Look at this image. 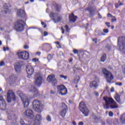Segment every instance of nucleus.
I'll return each mask as SVG.
<instances>
[{
    "mask_svg": "<svg viewBox=\"0 0 125 125\" xmlns=\"http://www.w3.org/2000/svg\"><path fill=\"white\" fill-rule=\"evenodd\" d=\"M25 21L22 20H19L15 23V29L17 32H22L25 29Z\"/></svg>",
    "mask_w": 125,
    "mask_h": 125,
    "instance_id": "1",
    "label": "nucleus"
},
{
    "mask_svg": "<svg viewBox=\"0 0 125 125\" xmlns=\"http://www.w3.org/2000/svg\"><path fill=\"white\" fill-rule=\"evenodd\" d=\"M102 72L104 75L107 83H111V81L114 80V76L112 75V73L107 70L106 68H103Z\"/></svg>",
    "mask_w": 125,
    "mask_h": 125,
    "instance_id": "2",
    "label": "nucleus"
},
{
    "mask_svg": "<svg viewBox=\"0 0 125 125\" xmlns=\"http://www.w3.org/2000/svg\"><path fill=\"white\" fill-rule=\"evenodd\" d=\"M33 108L36 112L42 113V107L41 105V102L38 100H35L33 102Z\"/></svg>",
    "mask_w": 125,
    "mask_h": 125,
    "instance_id": "3",
    "label": "nucleus"
},
{
    "mask_svg": "<svg viewBox=\"0 0 125 125\" xmlns=\"http://www.w3.org/2000/svg\"><path fill=\"white\" fill-rule=\"evenodd\" d=\"M50 17L53 18V21L55 23H59L62 20V16L58 13H55L53 12H51L50 14Z\"/></svg>",
    "mask_w": 125,
    "mask_h": 125,
    "instance_id": "4",
    "label": "nucleus"
},
{
    "mask_svg": "<svg viewBox=\"0 0 125 125\" xmlns=\"http://www.w3.org/2000/svg\"><path fill=\"white\" fill-rule=\"evenodd\" d=\"M57 90L59 94L61 95H66L68 93V90L63 84L58 85L57 86Z\"/></svg>",
    "mask_w": 125,
    "mask_h": 125,
    "instance_id": "5",
    "label": "nucleus"
},
{
    "mask_svg": "<svg viewBox=\"0 0 125 125\" xmlns=\"http://www.w3.org/2000/svg\"><path fill=\"white\" fill-rule=\"evenodd\" d=\"M34 83L38 86H41L42 83V77L40 73H37L35 75L34 77Z\"/></svg>",
    "mask_w": 125,
    "mask_h": 125,
    "instance_id": "6",
    "label": "nucleus"
},
{
    "mask_svg": "<svg viewBox=\"0 0 125 125\" xmlns=\"http://www.w3.org/2000/svg\"><path fill=\"white\" fill-rule=\"evenodd\" d=\"M21 101L24 106V108H28V106L30 104V100L25 95V94L21 93L20 95Z\"/></svg>",
    "mask_w": 125,
    "mask_h": 125,
    "instance_id": "7",
    "label": "nucleus"
},
{
    "mask_svg": "<svg viewBox=\"0 0 125 125\" xmlns=\"http://www.w3.org/2000/svg\"><path fill=\"white\" fill-rule=\"evenodd\" d=\"M104 100L105 101V104H104V109H109V105L114 103V100L109 97H104Z\"/></svg>",
    "mask_w": 125,
    "mask_h": 125,
    "instance_id": "8",
    "label": "nucleus"
},
{
    "mask_svg": "<svg viewBox=\"0 0 125 125\" xmlns=\"http://www.w3.org/2000/svg\"><path fill=\"white\" fill-rule=\"evenodd\" d=\"M17 55L20 58V59H23V60H28L30 57L29 53L28 52H18Z\"/></svg>",
    "mask_w": 125,
    "mask_h": 125,
    "instance_id": "9",
    "label": "nucleus"
},
{
    "mask_svg": "<svg viewBox=\"0 0 125 125\" xmlns=\"http://www.w3.org/2000/svg\"><path fill=\"white\" fill-rule=\"evenodd\" d=\"M23 115L25 118H27L28 119H32L35 116V115H34V111L30 108H27L23 112Z\"/></svg>",
    "mask_w": 125,
    "mask_h": 125,
    "instance_id": "10",
    "label": "nucleus"
},
{
    "mask_svg": "<svg viewBox=\"0 0 125 125\" xmlns=\"http://www.w3.org/2000/svg\"><path fill=\"white\" fill-rule=\"evenodd\" d=\"M7 102L10 103L11 101H15L16 100V98L15 97V94L12 91L9 90L7 92Z\"/></svg>",
    "mask_w": 125,
    "mask_h": 125,
    "instance_id": "11",
    "label": "nucleus"
},
{
    "mask_svg": "<svg viewBox=\"0 0 125 125\" xmlns=\"http://www.w3.org/2000/svg\"><path fill=\"white\" fill-rule=\"evenodd\" d=\"M26 70L28 74L27 78L31 79L32 75L34 74V67L31 65H26Z\"/></svg>",
    "mask_w": 125,
    "mask_h": 125,
    "instance_id": "12",
    "label": "nucleus"
},
{
    "mask_svg": "<svg viewBox=\"0 0 125 125\" xmlns=\"http://www.w3.org/2000/svg\"><path fill=\"white\" fill-rule=\"evenodd\" d=\"M117 44L119 47L124 48L125 46V37H120L118 39Z\"/></svg>",
    "mask_w": 125,
    "mask_h": 125,
    "instance_id": "13",
    "label": "nucleus"
},
{
    "mask_svg": "<svg viewBox=\"0 0 125 125\" xmlns=\"http://www.w3.org/2000/svg\"><path fill=\"white\" fill-rule=\"evenodd\" d=\"M0 109L3 111L6 110V104L5 101L2 98V96H0Z\"/></svg>",
    "mask_w": 125,
    "mask_h": 125,
    "instance_id": "14",
    "label": "nucleus"
},
{
    "mask_svg": "<svg viewBox=\"0 0 125 125\" xmlns=\"http://www.w3.org/2000/svg\"><path fill=\"white\" fill-rule=\"evenodd\" d=\"M17 76L14 74L11 75L8 79L9 83L10 84L12 85L17 81Z\"/></svg>",
    "mask_w": 125,
    "mask_h": 125,
    "instance_id": "15",
    "label": "nucleus"
},
{
    "mask_svg": "<svg viewBox=\"0 0 125 125\" xmlns=\"http://www.w3.org/2000/svg\"><path fill=\"white\" fill-rule=\"evenodd\" d=\"M41 121H42V116L40 114H38L35 117V119L34 121V125H41Z\"/></svg>",
    "mask_w": 125,
    "mask_h": 125,
    "instance_id": "16",
    "label": "nucleus"
},
{
    "mask_svg": "<svg viewBox=\"0 0 125 125\" xmlns=\"http://www.w3.org/2000/svg\"><path fill=\"white\" fill-rule=\"evenodd\" d=\"M92 8H93V10ZM95 10H96V7L93 6L92 8L91 7H88L85 9V11H89L90 15L91 16H93L94 15H95Z\"/></svg>",
    "mask_w": 125,
    "mask_h": 125,
    "instance_id": "17",
    "label": "nucleus"
},
{
    "mask_svg": "<svg viewBox=\"0 0 125 125\" xmlns=\"http://www.w3.org/2000/svg\"><path fill=\"white\" fill-rule=\"evenodd\" d=\"M29 91L34 93L35 96H39V95H40V93L38 91L37 88L34 86H31V87L29 88Z\"/></svg>",
    "mask_w": 125,
    "mask_h": 125,
    "instance_id": "18",
    "label": "nucleus"
},
{
    "mask_svg": "<svg viewBox=\"0 0 125 125\" xmlns=\"http://www.w3.org/2000/svg\"><path fill=\"white\" fill-rule=\"evenodd\" d=\"M77 18H78V17L75 16L73 13H72L69 16V20L70 22H72V23H75V21L77 20Z\"/></svg>",
    "mask_w": 125,
    "mask_h": 125,
    "instance_id": "19",
    "label": "nucleus"
},
{
    "mask_svg": "<svg viewBox=\"0 0 125 125\" xmlns=\"http://www.w3.org/2000/svg\"><path fill=\"white\" fill-rule=\"evenodd\" d=\"M89 86L91 88H93L95 89H96L98 87V83H97V82L96 81H92L90 83Z\"/></svg>",
    "mask_w": 125,
    "mask_h": 125,
    "instance_id": "20",
    "label": "nucleus"
},
{
    "mask_svg": "<svg viewBox=\"0 0 125 125\" xmlns=\"http://www.w3.org/2000/svg\"><path fill=\"white\" fill-rule=\"evenodd\" d=\"M81 112H82L83 114L85 116V117H87L89 115V110L87 107L85 108H83L82 109H80Z\"/></svg>",
    "mask_w": 125,
    "mask_h": 125,
    "instance_id": "21",
    "label": "nucleus"
},
{
    "mask_svg": "<svg viewBox=\"0 0 125 125\" xmlns=\"http://www.w3.org/2000/svg\"><path fill=\"white\" fill-rule=\"evenodd\" d=\"M17 16L19 17H24L25 16V11L22 9H19L17 11Z\"/></svg>",
    "mask_w": 125,
    "mask_h": 125,
    "instance_id": "22",
    "label": "nucleus"
},
{
    "mask_svg": "<svg viewBox=\"0 0 125 125\" xmlns=\"http://www.w3.org/2000/svg\"><path fill=\"white\" fill-rule=\"evenodd\" d=\"M56 79V78H55V76L54 75H50L47 78V80L49 83H52Z\"/></svg>",
    "mask_w": 125,
    "mask_h": 125,
    "instance_id": "23",
    "label": "nucleus"
},
{
    "mask_svg": "<svg viewBox=\"0 0 125 125\" xmlns=\"http://www.w3.org/2000/svg\"><path fill=\"white\" fill-rule=\"evenodd\" d=\"M68 109H62V111L60 112V115L63 118V119L65 118V116H66V114H67V110Z\"/></svg>",
    "mask_w": 125,
    "mask_h": 125,
    "instance_id": "24",
    "label": "nucleus"
},
{
    "mask_svg": "<svg viewBox=\"0 0 125 125\" xmlns=\"http://www.w3.org/2000/svg\"><path fill=\"white\" fill-rule=\"evenodd\" d=\"M54 7L57 12H60V10H61V5L58 4H54Z\"/></svg>",
    "mask_w": 125,
    "mask_h": 125,
    "instance_id": "25",
    "label": "nucleus"
},
{
    "mask_svg": "<svg viewBox=\"0 0 125 125\" xmlns=\"http://www.w3.org/2000/svg\"><path fill=\"white\" fill-rule=\"evenodd\" d=\"M85 108H87L86 106L85 105V103H84V102H81L79 104L80 110H82Z\"/></svg>",
    "mask_w": 125,
    "mask_h": 125,
    "instance_id": "26",
    "label": "nucleus"
},
{
    "mask_svg": "<svg viewBox=\"0 0 125 125\" xmlns=\"http://www.w3.org/2000/svg\"><path fill=\"white\" fill-rule=\"evenodd\" d=\"M15 70L17 73H20L21 71V65L20 64H17L15 66Z\"/></svg>",
    "mask_w": 125,
    "mask_h": 125,
    "instance_id": "27",
    "label": "nucleus"
},
{
    "mask_svg": "<svg viewBox=\"0 0 125 125\" xmlns=\"http://www.w3.org/2000/svg\"><path fill=\"white\" fill-rule=\"evenodd\" d=\"M107 59V56L106 54H104L101 58V62H105L106 60Z\"/></svg>",
    "mask_w": 125,
    "mask_h": 125,
    "instance_id": "28",
    "label": "nucleus"
},
{
    "mask_svg": "<svg viewBox=\"0 0 125 125\" xmlns=\"http://www.w3.org/2000/svg\"><path fill=\"white\" fill-rule=\"evenodd\" d=\"M115 99L118 103H121V100L120 98V95L116 94L115 95Z\"/></svg>",
    "mask_w": 125,
    "mask_h": 125,
    "instance_id": "29",
    "label": "nucleus"
},
{
    "mask_svg": "<svg viewBox=\"0 0 125 125\" xmlns=\"http://www.w3.org/2000/svg\"><path fill=\"white\" fill-rule=\"evenodd\" d=\"M120 121L122 124H125V114L121 115Z\"/></svg>",
    "mask_w": 125,
    "mask_h": 125,
    "instance_id": "30",
    "label": "nucleus"
},
{
    "mask_svg": "<svg viewBox=\"0 0 125 125\" xmlns=\"http://www.w3.org/2000/svg\"><path fill=\"white\" fill-rule=\"evenodd\" d=\"M113 104L110 105V108L111 109H116V108H118V104H117V103L114 101V102L112 103Z\"/></svg>",
    "mask_w": 125,
    "mask_h": 125,
    "instance_id": "31",
    "label": "nucleus"
},
{
    "mask_svg": "<svg viewBox=\"0 0 125 125\" xmlns=\"http://www.w3.org/2000/svg\"><path fill=\"white\" fill-rule=\"evenodd\" d=\"M3 8L5 9V13L6 14L8 11V6L7 5V4H4Z\"/></svg>",
    "mask_w": 125,
    "mask_h": 125,
    "instance_id": "32",
    "label": "nucleus"
},
{
    "mask_svg": "<svg viewBox=\"0 0 125 125\" xmlns=\"http://www.w3.org/2000/svg\"><path fill=\"white\" fill-rule=\"evenodd\" d=\"M62 108H63V109H66V110H68V106H67V105H66V104H65V103H62Z\"/></svg>",
    "mask_w": 125,
    "mask_h": 125,
    "instance_id": "33",
    "label": "nucleus"
},
{
    "mask_svg": "<svg viewBox=\"0 0 125 125\" xmlns=\"http://www.w3.org/2000/svg\"><path fill=\"white\" fill-rule=\"evenodd\" d=\"M92 117H93V119H94V120H95V121L98 120L99 118L96 116V114H95L94 113H92Z\"/></svg>",
    "mask_w": 125,
    "mask_h": 125,
    "instance_id": "34",
    "label": "nucleus"
},
{
    "mask_svg": "<svg viewBox=\"0 0 125 125\" xmlns=\"http://www.w3.org/2000/svg\"><path fill=\"white\" fill-rule=\"evenodd\" d=\"M52 85H53L54 86H56V85H57V80L55 79L54 81L52 82Z\"/></svg>",
    "mask_w": 125,
    "mask_h": 125,
    "instance_id": "35",
    "label": "nucleus"
},
{
    "mask_svg": "<svg viewBox=\"0 0 125 125\" xmlns=\"http://www.w3.org/2000/svg\"><path fill=\"white\" fill-rule=\"evenodd\" d=\"M52 57H53V56L51 55V54L48 55L47 59L48 60V62H49L50 61V60H51V59H52Z\"/></svg>",
    "mask_w": 125,
    "mask_h": 125,
    "instance_id": "36",
    "label": "nucleus"
},
{
    "mask_svg": "<svg viewBox=\"0 0 125 125\" xmlns=\"http://www.w3.org/2000/svg\"><path fill=\"white\" fill-rule=\"evenodd\" d=\"M60 77L62 78V79H64V80H67V79H68V76H64L63 75H60Z\"/></svg>",
    "mask_w": 125,
    "mask_h": 125,
    "instance_id": "37",
    "label": "nucleus"
},
{
    "mask_svg": "<svg viewBox=\"0 0 125 125\" xmlns=\"http://www.w3.org/2000/svg\"><path fill=\"white\" fill-rule=\"evenodd\" d=\"M106 124H107L108 125H112V121L109 119H107L106 121Z\"/></svg>",
    "mask_w": 125,
    "mask_h": 125,
    "instance_id": "38",
    "label": "nucleus"
},
{
    "mask_svg": "<svg viewBox=\"0 0 125 125\" xmlns=\"http://www.w3.org/2000/svg\"><path fill=\"white\" fill-rule=\"evenodd\" d=\"M103 32L105 34H108V33H109V29L104 28L103 29Z\"/></svg>",
    "mask_w": 125,
    "mask_h": 125,
    "instance_id": "39",
    "label": "nucleus"
},
{
    "mask_svg": "<svg viewBox=\"0 0 125 125\" xmlns=\"http://www.w3.org/2000/svg\"><path fill=\"white\" fill-rule=\"evenodd\" d=\"M41 24H42V26H43V25H44L43 28H44V29H45V28H46V27H47V25H46V23H44V22L42 21V22H41Z\"/></svg>",
    "mask_w": 125,
    "mask_h": 125,
    "instance_id": "40",
    "label": "nucleus"
},
{
    "mask_svg": "<svg viewBox=\"0 0 125 125\" xmlns=\"http://www.w3.org/2000/svg\"><path fill=\"white\" fill-rule=\"evenodd\" d=\"M46 120L48 122H51V117L49 115H48L46 117Z\"/></svg>",
    "mask_w": 125,
    "mask_h": 125,
    "instance_id": "41",
    "label": "nucleus"
},
{
    "mask_svg": "<svg viewBox=\"0 0 125 125\" xmlns=\"http://www.w3.org/2000/svg\"><path fill=\"white\" fill-rule=\"evenodd\" d=\"M73 52L74 53V54H78V53H79V51L77 50V49H74Z\"/></svg>",
    "mask_w": 125,
    "mask_h": 125,
    "instance_id": "42",
    "label": "nucleus"
},
{
    "mask_svg": "<svg viewBox=\"0 0 125 125\" xmlns=\"http://www.w3.org/2000/svg\"><path fill=\"white\" fill-rule=\"evenodd\" d=\"M98 32L99 33H98V36H105V35L104 33H103V32L100 31H99Z\"/></svg>",
    "mask_w": 125,
    "mask_h": 125,
    "instance_id": "43",
    "label": "nucleus"
},
{
    "mask_svg": "<svg viewBox=\"0 0 125 125\" xmlns=\"http://www.w3.org/2000/svg\"><path fill=\"white\" fill-rule=\"evenodd\" d=\"M115 84L116 85H119V86H122V85H123V83L121 82H117L115 83Z\"/></svg>",
    "mask_w": 125,
    "mask_h": 125,
    "instance_id": "44",
    "label": "nucleus"
},
{
    "mask_svg": "<svg viewBox=\"0 0 125 125\" xmlns=\"http://www.w3.org/2000/svg\"><path fill=\"white\" fill-rule=\"evenodd\" d=\"M108 115L109 117H113V116H114V113L112 111H109L108 113Z\"/></svg>",
    "mask_w": 125,
    "mask_h": 125,
    "instance_id": "45",
    "label": "nucleus"
},
{
    "mask_svg": "<svg viewBox=\"0 0 125 125\" xmlns=\"http://www.w3.org/2000/svg\"><path fill=\"white\" fill-rule=\"evenodd\" d=\"M4 65H5L4 62L3 61H1L0 62V66H4Z\"/></svg>",
    "mask_w": 125,
    "mask_h": 125,
    "instance_id": "46",
    "label": "nucleus"
},
{
    "mask_svg": "<svg viewBox=\"0 0 125 125\" xmlns=\"http://www.w3.org/2000/svg\"><path fill=\"white\" fill-rule=\"evenodd\" d=\"M107 17H110L111 18H116V17L113 16V15H111L110 13L107 14Z\"/></svg>",
    "mask_w": 125,
    "mask_h": 125,
    "instance_id": "47",
    "label": "nucleus"
},
{
    "mask_svg": "<svg viewBox=\"0 0 125 125\" xmlns=\"http://www.w3.org/2000/svg\"><path fill=\"white\" fill-rule=\"evenodd\" d=\"M65 30H66V32H69L70 28H69V26H68L67 25H65Z\"/></svg>",
    "mask_w": 125,
    "mask_h": 125,
    "instance_id": "48",
    "label": "nucleus"
},
{
    "mask_svg": "<svg viewBox=\"0 0 125 125\" xmlns=\"http://www.w3.org/2000/svg\"><path fill=\"white\" fill-rule=\"evenodd\" d=\"M105 24L108 28H110V27H111V25H110V22H106Z\"/></svg>",
    "mask_w": 125,
    "mask_h": 125,
    "instance_id": "49",
    "label": "nucleus"
},
{
    "mask_svg": "<svg viewBox=\"0 0 125 125\" xmlns=\"http://www.w3.org/2000/svg\"><path fill=\"white\" fill-rule=\"evenodd\" d=\"M32 61L33 62H38V61H39V59L34 58L32 60Z\"/></svg>",
    "mask_w": 125,
    "mask_h": 125,
    "instance_id": "50",
    "label": "nucleus"
},
{
    "mask_svg": "<svg viewBox=\"0 0 125 125\" xmlns=\"http://www.w3.org/2000/svg\"><path fill=\"white\" fill-rule=\"evenodd\" d=\"M94 94L96 96L98 97L99 96V93L98 92H94Z\"/></svg>",
    "mask_w": 125,
    "mask_h": 125,
    "instance_id": "51",
    "label": "nucleus"
},
{
    "mask_svg": "<svg viewBox=\"0 0 125 125\" xmlns=\"http://www.w3.org/2000/svg\"><path fill=\"white\" fill-rule=\"evenodd\" d=\"M48 35V32L46 31L44 32V37H46Z\"/></svg>",
    "mask_w": 125,
    "mask_h": 125,
    "instance_id": "52",
    "label": "nucleus"
},
{
    "mask_svg": "<svg viewBox=\"0 0 125 125\" xmlns=\"http://www.w3.org/2000/svg\"><path fill=\"white\" fill-rule=\"evenodd\" d=\"M84 123L83 122L81 121L79 122L78 125H83Z\"/></svg>",
    "mask_w": 125,
    "mask_h": 125,
    "instance_id": "53",
    "label": "nucleus"
},
{
    "mask_svg": "<svg viewBox=\"0 0 125 125\" xmlns=\"http://www.w3.org/2000/svg\"><path fill=\"white\" fill-rule=\"evenodd\" d=\"M23 48L25 49H28V48H29V46L28 45H25L23 47Z\"/></svg>",
    "mask_w": 125,
    "mask_h": 125,
    "instance_id": "54",
    "label": "nucleus"
},
{
    "mask_svg": "<svg viewBox=\"0 0 125 125\" xmlns=\"http://www.w3.org/2000/svg\"><path fill=\"white\" fill-rule=\"evenodd\" d=\"M93 42H94L95 43H97V39L96 38V39H93Z\"/></svg>",
    "mask_w": 125,
    "mask_h": 125,
    "instance_id": "55",
    "label": "nucleus"
},
{
    "mask_svg": "<svg viewBox=\"0 0 125 125\" xmlns=\"http://www.w3.org/2000/svg\"><path fill=\"white\" fill-rule=\"evenodd\" d=\"M61 30L62 34H65V30L63 29V27H62Z\"/></svg>",
    "mask_w": 125,
    "mask_h": 125,
    "instance_id": "56",
    "label": "nucleus"
},
{
    "mask_svg": "<svg viewBox=\"0 0 125 125\" xmlns=\"http://www.w3.org/2000/svg\"><path fill=\"white\" fill-rule=\"evenodd\" d=\"M117 21V19H112L111 20V22H116Z\"/></svg>",
    "mask_w": 125,
    "mask_h": 125,
    "instance_id": "57",
    "label": "nucleus"
},
{
    "mask_svg": "<svg viewBox=\"0 0 125 125\" xmlns=\"http://www.w3.org/2000/svg\"><path fill=\"white\" fill-rule=\"evenodd\" d=\"M98 16L99 18H100V19H102V16H101V15L100 14V13H98Z\"/></svg>",
    "mask_w": 125,
    "mask_h": 125,
    "instance_id": "58",
    "label": "nucleus"
},
{
    "mask_svg": "<svg viewBox=\"0 0 125 125\" xmlns=\"http://www.w3.org/2000/svg\"><path fill=\"white\" fill-rule=\"evenodd\" d=\"M50 93H51V94H55V91L51 90V91H50Z\"/></svg>",
    "mask_w": 125,
    "mask_h": 125,
    "instance_id": "59",
    "label": "nucleus"
},
{
    "mask_svg": "<svg viewBox=\"0 0 125 125\" xmlns=\"http://www.w3.org/2000/svg\"><path fill=\"white\" fill-rule=\"evenodd\" d=\"M114 87H112L110 89V91H111V92H114Z\"/></svg>",
    "mask_w": 125,
    "mask_h": 125,
    "instance_id": "60",
    "label": "nucleus"
},
{
    "mask_svg": "<svg viewBox=\"0 0 125 125\" xmlns=\"http://www.w3.org/2000/svg\"><path fill=\"white\" fill-rule=\"evenodd\" d=\"M72 124L73 125H77V123H76V122H75V121H73L72 122Z\"/></svg>",
    "mask_w": 125,
    "mask_h": 125,
    "instance_id": "61",
    "label": "nucleus"
},
{
    "mask_svg": "<svg viewBox=\"0 0 125 125\" xmlns=\"http://www.w3.org/2000/svg\"><path fill=\"white\" fill-rule=\"evenodd\" d=\"M41 52H36V54L37 55H41Z\"/></svg>",
    "mask_w": 125,
    "mask_h": 125,
    "instance_id": "62",
    "label": "nucleus"
},
{
    "mask_svg": "<svg viewBox=\"0 0 125 125\" xmlns=\"http://www.w3.org/2000/svg\"><path fill=\"white\" fill-rule=\"evenodd\" d=\"M56 44H57L58 45H59V44H60V43H59V42H56Z\"/></svg>",
    "mask_w": 125,
    "mask_h": 125,
    "instance_id": "63",
    "label": "nucleus"
},
{
    "mask_svg": "<svg viewBox=\"0 0 125 125\" xmlns=\"http://www.w3.org/2000/svg\"><path fill=\"white\" fill-rule=\"evenodd\" d=\"M114 28H115V26H114L113 25L111 26V30H113L114 29Z\"/></svg>",
    "mask_w": 125,
    "mask_h": 125,
    "instance_id": "64",
    "label": "nucleus"
}]
</instances>
